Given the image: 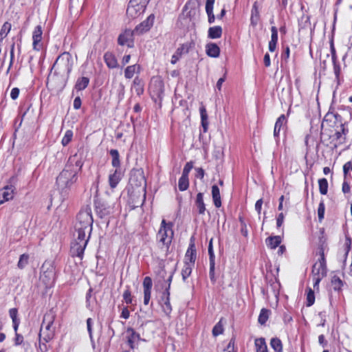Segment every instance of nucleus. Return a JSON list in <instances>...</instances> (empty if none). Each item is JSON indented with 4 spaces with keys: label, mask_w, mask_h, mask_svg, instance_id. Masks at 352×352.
<instances>
[{
    "label": "nucleus",
    "mask_w": 352,
    "mask_h": 352,
    "mask_svg": "<svg viewBox=\"0 0 352 352\" xmlns=\"http://www.w3.org/2000/svg\"><path fill=\"white\" fill-rule=\"evenodd\" d=\"M93 221L91 208L87 206L85 209L81 210L76 217L74 233L79 234V236L90 237Z\"/></svg>",
    "instance_id": "f257e3e1"
},
{
    "label": "nucleus",
    "mask_w": 352,
    "mask_h": 352,
    "mask_svg": "<svg viewBox=\"0 0 352 352\" xmlns=\"http://www.w3.org/2000/svg\"><path fill=\"white\" fill-rule=\"evenodd\" d=\"M73 59L69 52H63L60 54L52 67L54 74L60 76L63 80L66 82L72 70Z\"/></svg>",
    "instance_id": "f03ea898"
},
{
    "label": "nucleus",
    "mask_w": 352,
    "mask_h": 352,
    "mask_svg": "<svg viewBox=\"0 0 352 352\" xmlns=\"http://www.w3.org/2000/svg\"><path fill=\"white\" fill-rule=\"evenodd\" d=\"M55 318V314L52 310L44 315L39 332L41 341L44 340L45 342H49L54 338L55 335V327L54 326Z\"/></svg>",
    "instance_id": "7ed1b4c3"
},
{
    "label": "nucleus",
    "mask_w": 352,
    "mask_h": 352,
    "mask_svg": "<svg viewBox=\"0 0 352 352\" xmlns=\"http://www.w3.org/2000/svg\"><path fill=\"white\" fill-rule=\"evenodd\" d=\"M67 168L62 170L56 178V184L61 190L69 189L78 179L77 171L70 168V165H67Z\"/></svg>",
    "instance_id": "20e7f679"
},
{
    "label": "nucleus",
    "mask_w": 352,
    "mask_h": 352,
    "mask_svg": "<svg viewBox=\"0 0 352 352\" xmlns=\"http://www.w3.org/2000/svg\"><path fill=\"white\" fill-rule=\"evenodd\" d=\"M74 240L71 243L70 254L73 257L76 256L82 260L84 255V251L90 237L79 236V234L76 233H74Z\"/></svg>",
    "instance_id": "39448f33"
},
{
    "label": "nucleus",
    "mask_w": 352,
    "mask_h": 352,
    "mask_svg": "<svg viewBox=\"0 0 352 352\" xmlns=\"http://www.w3.org/2000/svg\"><path fill=\"white\" fill-rule=\"evenodd\" d=\"M172 226V223H166V221L163 219L157 234L160 243H162V246H166L167 249H168L173 236Z\"/></svg>",
    "instance_id": "423d86ee"
},
{
    "label": "nucleus",
    "mask_w": 352,
    "mask_h": 352,
    "mask_svg": "<svg viewBox=\"0 0 352 352\" xmlns=\"http://www.w3.org/2000/svg\"><path fill=\"white\" fill-rule=\"evenodd\" d=\"M129 184L132 186L142 187V191L143 192V199L141 205L143 204L146 198V179L144 177V171L142 168L133 169L131 172L129 178Z\"/></svg>",
    "instance_id": "0eeeda50"
},
{
    "label": "nucleus",
    "mask_w": 352,
    "mask_h": 352,
    "mask_svg": "<svg viewBox=\"0 0 352 352\" xmlns=\"http://www.w3.org/2000/svg\"><path fill=\"white\" fill-rule=\"evenodd\" d=\"M16 182L17 177L16 175H14L10 178L8 184L0 190V197L3 198V199L0 201V204H3L4 201L11 200L13 198L15 190L14 185Z\"/></svg>",
    "instance_id": "6e6552de"
},
{
    "label": "nucleus",
    "mask_w": 352,
    "mask_h": 352,
    "mask_svg": "<svg viewBox=\"0 0 352 352\" xmlns=\"http://www.w3.org/2000/svg\"><path fill=\"white\" fill-rule=\"evenodd\" d=\"M135 34L134 31L126 30L124 32L121 33L118 38V43L120 45H127L128 47H133V34Z\"/></svg>",
    "instance_id": "1a4fd4ad"
},
{
    "label": "nucleus",
    "mask_w": 352,
    "mask_h": 352,
    "mask_svg": "<svg viewBox=\"0 0 352 352\" xmlns=\"http://www.w3.org/2000/svg\"><path fill=\"white\" fill-rule=\"evenodd\" d=\"M197 258V251L193 241V237L190 239V244L185 254L184 263L195 265Z\"/></svg>",
    "instance_id": "9d476101"
},
{
    "label": "nucleus",
    "mask_w": 352,
    "mask_h": 352,
    "mask_svg": "<svg viewBox=\"0 0 352 352\" xmlns=\"http://www.w3.org/2000/svg\"><path fill=\"white\" fill-rule=\"evenodd\" d=\"M154 19L155 17L153 14L148 16L146 20L136 26L133 30L135 33L137 34H141L148 31L153 25Z\"/></svg>",
    "instance_id": "9b49d317"
},
{
    "label": "nucleus",
    "mask_w": 352,
    "mask_h": 352,
    "mask_svg": "<svg viewBox=\"0 0 352 352\" xmlns=\"http://www.w3.org/2000/svg\"><path fill=\"white\" fill-rule=\"evenodd\" d=\"M43 30L41 25H38L34 30L32 33V46L33 49L36 51H39L42 47L41 43L42 40Z\"/></svg>",
    "instance_id": "f8f14e48"
},
{
    "label": "nucleus",
    "mask_w": 352,
    "mask_h": 352,
    "mask_svg": "<svg viewBox=\"0 0 352 352\" xmlns=\"http://www.w3.org/2000/svg\"><path fill=\"white\" fill-rule=\"evenodd\" d=\"M126 338L130 348L133 349L135 347V343L140 340V336L133 329L128 328L126 330Z\"/></svg>",
    "instance_id": "ddd939ff"
},
{
    "label": "nucleus",
    "mask_w": 352,
    "mask_h": 352,
    "mask_svg": "<svg viewBox=\"0 0 352 352\" xmlns=\"http://www.w3.org/2000/svg\"><path fill=\"white\" fill-rule=\"evenodd\" d=\"M340 131H338L335 133L334 137L337 143L335 144L336 147L338 144H342L346 142V135L348 133L349 130L345 128L344 124L340 125Z\"/></svg>",
    "instance_id": "4468645a"
},
{
    "label": "nucleus",
    "mask_w": 352,
    "mask_h": 352,
    "mask_svg": "<svg viewBox=\"0 0 352 352\" xmlns=\"http://www.w3.org/2000/svg\"><path fill=\"white\" fill-rule=\"evenodd\" d=\"M104 60L107 66L110 69H115L118 67V60L114 54L107 52L104 55Z\"/></svg>",
    "instance_id": "2eb2a0df"
},
{
    "label": "nucleus",
    "mask_w": 352,
    "mask_h": 352,
    "mask_svg": "<svg viewBox=\"0 0 352 352\" xmlns=\"http://www.w3.org/2000/svg\"><path fill=\"white\" fill-rule=\"evenodd\" d=\"M195 205L197 208V212L199 214H204L206 210L205 204L204 202V194L199 192L197 195Z\"/></svg>",
    "instance_id": "dca6fc26"
},
{
    "label": "nucleus",
    "mask_w": 352,
    "mask_h": 352,
    "mask_svg": "<svg viewBox=\"0 0 352 352\" xmlns=\"http://www.w3.org/2000/svg\"><path fill=\"white\" fill-rule=\"evenodd\" d=\"M206 54L208 56L217 58L219 56L220 48L214 43H210L206 46Z\"/></svg>",
    "instance_id": "f3484780"
},
{
    "label": "nucleus",
    "mask_w": 352,
    "mask_h": 352,
    "mask_svg": "<svg viewBox=\"0 0 352 352\" xmlns=\"http://www.w3.org/2000/svg\"><path fill=\"white\" fill-rule=\"evenodd\" d=\"M120 180L121 173L118 169H116L114 172L111 173L109 176V184L111 188H116Z\"/></svg>",
    "instance_id": "a211bd4d"
},
{
    "label": "nucleus",
    "mask_w": 352,
    "mask_h": 352,
    "mask_svg": "<svg viewBox=\"0 0 352 352\" xmlns=\"http://www.w3.org/2000/svg\"><path fill=\"white\" fill-rule=\"evenodd\" d=\"M271 40L269 42V50L271 52H273L275 51L276 47V44L278 42V30L277 28L275 26H272L271 28Z\"/></svg>",
    "instance_id": "6ab92c4d"
},
{
    "label": "nucleus",
    "mask_w": 352,
    "mask_h": 352,
    "mask_svg": "<svg viewBox=\"0 0 352 352\" xmlns=\"http://www.w3.org/2000/svg\"><path fill=\"white\" fill-rule=\"evenodd\" d=\"M282 239L280 236H269L265 239L266 245L270 249H275L281 243Z\"/></svg>",
    "instance_id": "aec40b11"
},
{
    "label": "nucleus",
    "mask_w": 352,
    "mask_h": 352,
    "mask_svg": "<svg viewBox=\"0 0 352 352\" xmlns=\"http://www.w3.org/2000/svg\"><path fill=\"white\" fill-rule=\"evenodd\" d=\"M212 196L215 207L220 208L221 206V200L219 188L217 185L212 186Z\"/></svg>",
    "instance_id": "412c9836"
},
{
    "label": "nucleus",
    "mask_w": 352,
    "mask_h": 352,
    "mask_svg": "<svg viewBox=\"0 0 352 352\" xmlns=\"http://www.w3.org/2000/svg\"><path fill=\"white\" fill-rule=\"evenodd\" d=\"M54 273L52 270L44 272L41 275V280L45 283L46 286H51L54 280Z\"/></svg>",
    "instance_id": "4be33fe9"
},
{
    "label": "nucleus",
    "mask_w": 352,
    "mask_h": 352,
    "mask_svg": "<svg viewBox=\"0 0 352 352\" xmlns=\"http://www.w3.org/2000/svg\"><path fill=\"white\" fill-rule=\"evenodd\" d=\"M140 71V66L135 64L133 65L127 66L124 70V76L127 79H131L133 77L135 73H139Z\"/></svg>",
    "instance_id": "5701e85b"
},
{
    "label": "nucleus",
    "mask_w": 352,
    "mask_h": 352,
    "mask_svg": "<svg viewBox=\"0 0 352 352\" xmlns=\"http://www.w3.org/2000/svg\"><path fill=\"white\" fill-rule=\"evenodd\" d=\"M132 88L138 96H140L144 93V82L138 76H136L134 78Z\"/></svg>",
    "instance_id": "b1692460"
},
{
    "label": "nucleus",
    "mask_w": 352,
    "mask_h": 352,
    "mask_svg": "<svg viewBox=\"0 0 352 352\" xmlns=\"http://www.w3.org/2000/svg\"><path fill=\"white\" fill-rule=\"evenodd\" d=\"M327 265H323L320 263H315L313 266L312 273L314 275H319L324 277L327 275Z\"/></svg>",
    "instance_id": "393cba45"
},
{
    "label": "nucleus",
    "mask_w": 352,
    "mask_h": 352,
    "mask_svg": "<svg viewBox=\"0 0 352 352\" xmlns=\"http://www.w3.org/2000/svg\"><path fill=\"white\" fill-rule=\"evenodd\" d=\"M286 117L284 114L280 116L279 118L277 119L274 129V137H278L280 129L284 125V124L286 123Z\"/></svg>",
    "instance_id": "a878e982"
},
{
    "label": "nucleus",
    "mask_w": 352,
    "mask_h": 352,
    "mask_svg": "<svg viewBox=\"0 0 352 352\" xmlns=\"http://www.w3.org/2000/svg\"><path fill=\"white\" fill-rule=\"evenodd\" d=\"M222 28L221 26H213L208 29V37L212 39L219 38L222 35Z\"/></svg>",
    "instance_id": "bb28decb"
},
{
    "label": "nucleus",
    "mask_w": 352,
    "mask_h": 352,
    "mask_svg": "<svg viewBox=\"0 0 352 352\" xmlns=\"http://www.w3.org/2000/svg\"><path fill=\"white\" fill-rule=\"evenodd\" d=\"M149 0H130L128 8L126 10V13L131 16H133V11L134 9V7L135 6H139L140 4L142 5V6H144L148 2Z\"/></svg>",
    "instance_id": "cd10ccee"
},
{
    "label": "nucleus",
    "mask_w": 352,
    "mask_h": 352,
    "mask_svg": "<svg viewBox=\"0 0 352 352\" xmlns=\"http://www.w3.org/2000/svg\"><path fill=\"white\" fill-rule=\"evenodd\" d=\"M89 83V78L87 77L78 78L75 84L74 88L77 91L84 90Z\"/></svg>",
    "instance_id": "c85d7f7f"
},
{
    "label": "nucleus",
    "mask_w": 352,
    "mask_h": 352,
    "mask_svg": "<svg viewBox=\"0 0 352 352\" xmlns=\"http://www.w3.org/2000/svg\"><path fill=\"white\" fill-rule=\"evenodd\" d=\"M256 352H267V346L263 338H257L254 341Z\"/></svg>",
    "instance_id": "c756f323"
},
{
    "label": "nucleus",
    "mask_w": 352,
    "mask_h": 352,
    "mask_svg": "<svg viewBox=\"0 0 352 352\" xmlns=\"http://www.w3.org/2000/svg\"><path fill=\"white\" fill-rule=\"evenodd\" d=\"M109 153L112 157V166L116 169L119 168L120 166V160L118 151L116 149H111Z\"/></svg>",
    "instance_id": "7c9ffc66"
},
{
    "label": "nucleus",
    "mask_w": 352,
    "mask_h": 352,
    "mask_svg": "<svg viewBox=\"0 0 352 352\" xmlns=\"http://www.w3.org/2000/svg\"><path fill=\"white\" fill-rule=\"evenodd\" d=\"M96 209L97 212L100 214V217L108 215L111 213V208L110 207H106L104 204L100 202L96 203Z\"/></svg>",
    "instance_id": "2f4dec72"
},
{
    "label": "nucleus",
    "mask_w": 352,
    "mask_h": 352,
    "mask_svg": "<svg viewBox=\"0 0 352 352\" xmlns=\"http://www.w3.org/2000/svg\"><path fill=\"white\" fill-rule=\"evenodd\" d=\"M270 346L275 352H283V344L281 340L279 338H272L270 341Z\"/></svg>",
    "instance_id": "473e14b6"
},
{
    "label": "nucleus",
    "mask_w": 352,
    "mask_h": 352,
    "mask_svg": "<svg viewBox=\"0 0 352 352\" xmlns=\"http://www.w3.org/2000/svg\"><path fill=\"white\" fill-rule=\"evenodd\" d=\"M270 310L263 308L258 316V321L261 324H265L269 318Z\"/></svg>",
    "instance_id": "72a5a7b5"
},
{
    "label": "nucleus",
    "mask_w": 352,
    "mask_h": 352,
    "mask_svg": "<svg viewBox=\"0 0 352 352\" xmlns=\"http://www.w3.org/2000/svg\"><path fill=\"white\" fill-rule=\"evenodd\" d=\"M193 267L194 265L184 263V267L182 270V276L184 281H186V278L190 276Z\"/></svg>",
    "instance_id": "f704fd0d"
},
{
    "label": "nucleus",
    "mask_w": 352,
    "mask_h": 352,
    "mask_svg": "<svg viewBox=\"0 0 352 352\" xmlns=\"http://www.w3.org/2000/svg\"><path fill=\"white\" fill-rule=\"evenodd\" d=\"M189 186L188 177L181 176L178 182V188L180 191H184L188 189Z\"/></svg>",
    "instance_id": "c9c22d12"
},
{
    "label": "nucleus",
    "mask_w": 352,
    "mask_h": 352,
    "mask_svg": "<svg viewBox=\"0 0 352 352\" xmlns=\"http://www.w3.org/2000/svg\"><path fill=\"white\" fill-rule=\"evenodd\" d=\"M162 300L164 302L166 306V309L168 311L172 310L170 302V292L168 289H165L162 296Z\"/></svg>",
    "instance_id": "e433bc0d"
},
{
    "label": "nucleus",
    "mask_w": 352,
    "mask_h": 352,
    "mask_svg": "<svg viewBox=\"0 0 352 352\" xmlns=\"http://www.w3.org/2000/svg\"><path fill=\"white\" fill-rule=\"evenodd\" d=\"M327 249V239L322 235L318 241V254H324L325 250Z\"/></svg>",
    "instance_id": "4c0bfd02"
},
{
    "label": "nucleus",
    "mask_w": 352,
    "mask_h": 352,
    "mask_svg": "<svg viewBox=\"0 0 352 352\" xmlns=\"http://www.w3.org/2000/svg\"><path fill=\"white\" fill-rule=\"evenodd\" d=\"M306 292H307L306 305L307 307H310V306L313 305L315 302L314 292L310 287L307 288Z\"/></svg>",
    "instance_id": "58836bf2"
},
{
    "label": "nucleus",
    "mask_w": 352,
    "mask_h": 352,
    "mask_svg": "<svg viewBox=\"0 0 352 352\" xmlns=\"http://www.w3.org/2000/svg\"><path fill=\"white\" fill-rule=\"evenodd\" d=\"M319 190L322 195H327L328 191V182L327 179L322 178L318 180Z\"/></svg>",
    "instance_id": "ea45409f"
},
{
    "label": "nucleus",
    "mask_w": 352,
    "mask_h": 352,
    "mask_svg": "<svg viewBox=\"0 0 352 352\" xmlns=\"http://www.w3.org/2000/svg\"><path fill=\"white\" fill-rule=\"evenodd\" d=\"M331 285L335 291H340L343 285L342 280L337 276H333Z\"/></svg>",
    "instance_id": "a19ab883"
},
{
    "label": "nucleus",
    "mask_w": 352,
    "mask_h": 352,
    "mask_svg": "<svg viewBox=\"0 0 352 352\" xmlns=\"http://www.w3.org/2000/svg\"><path fill=\"white\" fill-rule=\"evenodd\" d=\"M191 47V43H184L177 49L176 52L182 56V54H188Z\"/></svg>",
    "instance_id": "79ce46f5"
},
{
    "label": "nucleus",
    "mask_w": 352,
    "mask_h": 352,
    "mask_svg": "<svg viewBox=\"0 0 352 352\" xmlns=\"http://www.w3.org/2000/svg\"><path fill=\"white\" fill-rule=\"evenodd\" d=\"M153 286L152 279L149 276H146L143 280L144 292L151 293Z\"/></svg>",
    "instance_id": "37998d69"
},
{
    "label": "nucleus",
    "mask_w": 352,
    "mask_h": 352,
    "mask_svg": "<svg viewBox=\"0 0 352 352\" xmlns=\"http://www.w3.org/2000/svg\"><path fill=\"white\" fill-rule=\"evenodd\" d=\"M73 138V132L71 130H67L65 135L63 136L61 143L63 146H67L72 140Z\"/></svg>",
    "instance_id": "c03bdc74"
},
{
    "label": "nucleus",
    "mask_w": 352,
    "mask_h": 352,
    "mask_svg": "<svg viewBox=\"0 0 352 352\" xmlns=\"http://www.w3.org/2000/svg\"><path fill=\"white\" fill-rule=\"evenodd\" d=\"M29 256L28 254H23L21 255L18 262V267L20 269H23L28 264Z\"/></svg>",
    "instance_id": "a18cd8bd"
},
{
    "label": "nucleus",
    "mask_w": 352,
    "mask_h": 352,
    "mask_svg": "<svg viewBox=\"0 0 352 352\" xmlns=\"http://www.w3.org/2000/svg\"><path fill=\"white\" fill-rule=\"evenodd\" d=\"M223 324H221V320L219 322H217L212 329V335L216 337L219 335L223 333Z\"/></svg>",
    "instance_id": "49530a36"
},
{
    "label": "nucleus",
    "mask_w": 352,
    "mask_h": 352,
    "mask_svg": "<svg viewBox=\"0 0 352 352\" xmlns=\"http://www.w3.org/2000/svg\"><path fill=\"white\" fill-rule=\"evenodd\" d=\"M214 267H215V261H210V271H209V277L211 282L214 284L216 283V277L214 276Z\"/></svg>",
    "instance_id": "de8ad7c7"
},
{
    "label": "nucleus",
    "mask_w": 352,
    "mask_h": 352,
    "mask_svg": "<svg viewBox=\"0 0 352 352\" xmlns=\"http://www.w3.org/2000/svg\"><path fill=\"white\" fill-rule=\"evenodd\" d=\"M325 206L323 201H321L318 208V216L320 222L322 221L324 216Z\"/></svg>",
    "instance_id": "09e8293b"
},
{
    "label": "nucleus",
    "mask_w": 352,
    "mask_h": 352,
    "mask_svg": "<svg viewBox=\"0 0 352 352\" xmlns=\"http://www.w3.org/2000/svg\"><path fill=\"white\" fill-rule=\"evenodd\" d=\"M155 86L157 88V95L160 96L163 92L164 85L162 80H156L151 84V87Z\"/></svg>",
    "instance_id": "8fccbe9b"
},
{
    "label": "nucleus",
    "mask_w": 352,
    "mask_h": 352,
    "mask_svg": "<svg viewBox=\"0 0 352 352\" xmlns=\"http://www.w3.org/2000/svg\"><path fill=\"white\" fill-rule=\"evenodd\" d=\"M93 320L91 318H89L87 319V328L89 333V336L90 338V340L92 342H94L93 340V331H92V326H93Z\"/></svg>",
    "instance_id": "3c124183"
},
{
    "label": "nucleus",
    "mask_w": 352,
    "mask_h": 352,
    "mask_svg": "<svg viewBox=\"0 0 352 352\" xmlns=\"http://www.w3.org/2000/svg\"><path fill=\"white\" fill-rule=\"evenodd\" d=\"M123 298H124V302L126 304H131L132 303L133 298H132V296H131V292L129 289H126L124 292Z\"/></svg>",
    "instance_id": "603ef678"
},
{
    "label": "nucleus",
    "mask_w": 352,
    "mask_h": 352,
    "mask_svg": "<svg viewBox=\"0 0 352 352\" xmlns=\"http://www.w3.org/2000/svg\"><path fill=\"white\" fill-rule=\"evenodd\" d=\"M76 157H77L76 155H74L72 157H70L69 159V163L72 164L73 162H74L76 166L78 167L79 170H81L83 163L82 162V161L80 160H78V159L76 160Z\"/></svg>",
    "instance_id": "864d4df0"
},
{
    "label": "nucleus",
    "mask_w": 352,
    "mask_h": 352,
    "mask_svg": "<svg viewBox=\"0 0 352 352\" xmlns=\"http://www.w3.org/2000/svg\"><path fill=\"white\" fill-rule=\"evenodd\" d=\"M193 168V163L192 162H188L186 164L183 172H182V176L188 177V174Z\"/></svg>",
    "instance_id": "5fc2aeb1"
},
{
    "label": "nucleus",
    "mask_w": 352,
    "mask_h": 352,
    "mask_svg": "<svg viewBox=\"0 0 352 352\" xmlns=\"http://www.w3.org/2000/svg\"><path fill=\"white\" fill-rule=\"evenodd\" d=\"M330 50H331V59H332L333 64L335 65L336 63L337 56H336V49L334 47L333 39H331L330 41Z\"/></svg>",
    "instance_id": "6e6d98bb"
},
{
    "label": "nucleus",
    "mask_w": 352,
    "mask_h": 352,
    "mask_svg": "<svg viewBox=\"0 0 352 352\" xmlns=\"http://www.w3.org/2000/svg\"><path fill=\"white\" fill-rule=\"evenodd\" d=\"M208 254H209V260H210V261H214L215 256H214V251H213V248H212V239H210V243H209V245H208Z\"/></svg>",
    "instance_id": "4d7b16f0"
},
{
    "label": "nucleus",
    "mask_w": 352,
    "mask_h": 352,
    "mask_svg": "<svg viewBox=\"0 0 352 352\" xmlns=\"http://www.w3.org/2000/svg\"><path fill=\"white\" fill-rule=\"evenodd\" d=\"M351 167H352V164H351V162H348L344 164L343 172H344L345 179H347L349 171L350 169H351Z\"/></svg>",
    "instance_id": "13d9d810"
},
{
    "label": "nucleus",
    "mask_w": 352,
    "mask_h": 352,
    "mask_svg": "<svg viewBox=\"0 0 352 352\" xmlns=\"http://www.w3.org/2000/svg\"><path fill=\"white\" fill-rule=\"evenodd\" d=\"M18 311L16 308H12L9 310V315L12 320V322L18 321L19 319L17 318Z\"/></svg>",
    "instance_id": "bf43d9fd"
},
{
    "label": "nucleus",
    "mask_w": 352,
    "mask_h": 352,
    "mask_svg": "<svg viewBox=\"0 0 352 352\" xmlns=\"http://www.w3.org/2000/svg\"><path fill=\"white\" fill-rule=\"evenodd\" d=\"M201 122L208 121V115L206 110L204 107H201L199 109Z\"/></svg>",
    "instance_id": "052dcab7"
},
{
    "label": "nucleus",
    "mask_w": 352,
    "mask_h": 352,
    "mask_svg": "<svg viewBox=\"0 0 352 352\" xmlns=\"http://www.w3.org/2000/svg\"><path fill=\"white\" fill-rule=\"evenodd\" d=\"M350 190H351L350 185L349 184L347 179H344V182L342 184V190L344 194H346V193H349Z\"/></svg>",
    "instance_id": "680f3d73"
},
{
    "label": "nucleus",
    "mask_w": 352,
    "mask_h": 352,
    "mask_svg": "<svg viewBox=\"0 0 352 352\" xmlns=\"http://www.w3.org/2000/svg\"><path fill=\"white\" fill-rule=\"evenodd\" d=\"M19 89L17 88V87H14L13 88L12 90H11V93H10V97L12 100H16L18 97H19Z\"/></svg>",
    "instance_id": "e2e57ef3"
},
{
    "label": "nucleus",
    "mask_w": 352,
    "mask_h": 352,
    "mask_svg": "<svg viewBox=\"0 0 352 352\" xmlns=\"http://www.w3.org/2000/svg\"><path fill=\"white\" fill-rule=\"evenodd\" d=\"M289 54H290L289 47V46H286V47L284 49V51L283 52V53L281 54L282 59L287 60L289 57Z\"/></svg>",
    "instance_id": "0e129e2a"
},
{
    "label": "nucleus",
    "mask_w": 352,
    "mask_h": 352,
    "mask_svg": "<svg viewBox=\"0 0 352 352\" xmlns=\"http://www.w3.org/2000/svg\"><path fill=\"white\" fill-rule=\"evenodd\" d=\"M208 17V23L210 24L213 23L215 20V16L213 13V10H206Z\"/></svg>",
    "instance_id": "69168bd1"
},
{
    "label": "nucleus",
    "mask_w": 352,
    "mask_h": 352,
    "mask_svg": "<svg viewBox=\"0 0 352 352\" xmlns=\"http://www.w3.org/2000/svg\"><path fill=\"white\" fill-rule=\"evenodd\" d=\"M82 102L79 96H77L74 100V108L75 109H79L81 107Z\"/></svg>",
    "instance_id": "338daca9"
},
{
    "label": "nucleus",
    "mask_w": 352,
    "mask_h": 352,
    "mask_svg": "<svg viewBox=\"0 0 352 352\" xmlns=\"http://www.w3.org/2000/svg\"><path fill=\"white\" fill-rule=\"evenodd\" d=\"M47 342H45L44 340H41L39 339V350L41 352H46L48 349L47 346L46 344Z\"/></svg>",
    "instance_id": "774afa93"
}]
</instances>
